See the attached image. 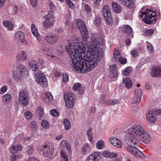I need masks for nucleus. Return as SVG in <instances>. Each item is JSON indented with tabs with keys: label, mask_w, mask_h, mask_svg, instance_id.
<instances>
[{
	"label": "nucleus",
	"mask_w": 161,
	"mask_h": 161,
	"mask_svg": "<svg viewBox=\"0 0 161 161\" xmlns=\"http://www.w3.org/2000/svg\"><path fill=\"white\" fill-rule=\"evenodd\" d=\"M87 52L90 56L86 57L83 55V59L77 63V65L80 64L83 66V72L90 71L97 66L103 55L102 50L92 45L89 46Z\"/></svg>",
	"instance_id": "nucleus-1"
},
{
	"label": "nucleus",
	"mask_w": 161,
	"mask_h": 161,
	"mask_svg": "<svg viewBox=\"0 0 161 161\" xmlns=\"http://www.w3.org/2000/svg\"><path fill=\"white\" fill-rule=\"evenodd\" d=\"M65 48L70 56V63L71 67L77 71L80 70L83 72V66L80 64L77 65V63L82 59L84 54V49L77 42L71 44L69 43L66 46Z\"/></svg>",
	"instance_id": "nucleus-2"
},
{
	"label": "nucleus",
	"mask_w": 161,
	"mask_h": 161,
	"mask_svg": "<svg viewBox=\"0 0 161 161\" xmlns=\"http://www.w3.org/2000/svg\"><path fill=\"white\" fill-rule=\"evenodd\" d=\"M130 133H133L135 136H139L144 143L149 142L151 139V136L141 125H134L129 129Z\"/></svg>",
	"instance_id": "nucleus-3"
},
{
	"label": "nucleus",
	"mask_w": 161,
	"mask_h": 161,
	"mask_svg": "<svg viewBox=\"0 0 161 161\" xmlns=\"http://www.w3.org/2000/svg\"><path fill=\"white\" fill-rule=\"evenodd\" d=\"M64 97L65 103L67 107L69 108L72 107L76 100L75 95L72 92L67 93L64 94Z\"/></svg>",
	"instance_id": "nucleus-4"
},
{
	"label": "nucleus",
	"mask_w": 161,
	"mask_h": 161,
	"mask_svg": "<svg viewBox=\"0 0 161 161\" xmlns=\"http://www.w3.org/2000/svg\"><path fill=\"white\" fill-rule=\"evenodd\" d=\"M146 11H142V14L145 15L144 18L143 19L144 21L147 24H151L155 20V18L153 19H151L153 18H154L156 16V13L155 12H152L150 10L146 9Z\"/></svg>",
	"instance_id": "nucleus-5"
},
{
	"label": "nucleus",
	"mask_w": 161,
	"mask_h": 161,
	"mask_svg": "<svg viewBox=\"0 0 161 161\" xmlns=\"http://www.w3.org/2000/svg\"><path fill=\"white\" fill-rule=\"evenodd\" d=\"M133 133H130L129 129L128 133L125 135V139L128 144L137 145L139 143V141L137 137Z\"/></svg>",
	"instance_id": "nucleus-6"
},
{
	"label": "nucleus",
	"mask_w": 161,
	"mask_h": 161,
	"mask_svg": "<svg viewBox=\"0 0 161 161\" xmlns=\"http://www.w3.org/2000/svg\"><path fill=\"white\" fill-rule=\"evenodd\" d=\"M133 133H130L129 129L128 133L125 135V139L128 144L137 145L139 143V141L137 137Z\"/></svg>",
	"instance_id": "nucleus-7"
},
{
	"label": "nucleus",
	"mask_w": 161,
	"mask_h": 161,
	"mask_svg": "<svg viewBox=\"0 0 161 161\" xmlns=\"http://www.w3.org/2000/svg\"><path fill=\"white\" fill-rule=\"evenodd\" d=\"M102 12L106 22L109 25L112 26L113 25V20L109 7L108 5H105L103 7Z\"/></svg>",
	"instance_id": "nucleus-8"
},
{
	"label": "nucleus",
	"mask_w": 161,
	"mask_h": 161,
	"mask_svg": "<svg viewBox=\"0 0 161 161\" xmlns=\"http://www.w3.org/2000/svg\"><path fill=\"white\" fill-rule=\"evenodd\" d=\"M46 19L45 21L42 23V26L46 29L51 28L53 25L54 22V17L53 14L49 13L44 16Z\"/></svg>",
	"instance_id": "nucleus-9"
},
{
	"label": "nucleus",
	"mask_w": 161,
	"mask_h": 161,
	"mask_svg": "<svg viewBox=\"0 0 161 161\" xmlns=\"http://www.w3.org/2000/svg\"><path fill=\"white\" fill-rule=\"evenodd\" d=\"M35 76L36 79V80L38 84H39L44 87L47 86V79L43 72L41 71L36 73Z\"/></svg>",
	"instance_id": "nucleus-10"
},
{
	"label": "nucleus",
	"mask_w": 161,
	"mask_h": 161,
	"mask_svg": "<svg viewBox=\"0 0 161 161\" xmlns=\"http://www.w3.org/2000/svg\"><path fill=\"white\" fill-rule=\"evenodd\" d=\"M19 101L20 103L24 105L28 104L29 97L28 92L26 91L22 90L19 92Z\"/></svg>",
	"instance_id": "nucleus-11"
},
{
	"label": "nucleus",
	"mask_w": 161,
	"mask_h": 161,
	"mask_svg": "<svg viewBox=\"0 0 161 161\" xmlns=\"http://www.w3.org/2000/svg\"><path fill=\"white\" fill-rule=\"evenodd\" d=\"M76 24L82 36L84 37L87 36L88 31L84 22L82 20L79 19L77 20Z\"/></svg>",
	"instance_id": "nucleus-12"
},
{
	"label": "nucleus",
	"mask_w": 161,
	"mask_h": 161,
	"mask_svg": "<svg viewBox=\"0 0 161 161\" xmlns=\"http://www.w3.org/2000/svg\"><path fill=\"white\" fill-rule=\"evenodd\" d=\"M127 150L136 158H143L144 155L142 153L135 147L129 146L126 147Z\"/></svg>",
	"instance_id": "nucleus-13"
},
{
	"label": "nucleus",
	"mask_w": 161,
	"mask_h": 161,
	"mask_svg": "<svg viewBox=\"0 0 161 161\" xmlns=\"http://www.w3.org/2000/svg\"><path fill=\"white\" fill-rule=\"evenodd\" d=\"M45 40L49 44H53L57 42L58 40V36L53 34H48L45 36Z\"/></svg>",
	"instance_id": "nucleus-14"
},
{
	"label": "nucleus",
	"mask_w": 161,
	"mask_h": 161,
	"mask_svg": "<svg viewBox=\"0 0 161 161\" xmlns=\"http://www.w3.org/2000/svg\"><path fill=\"white\" fill-rule=\"evenodd\" d=\"M150 75L151 77L159 78L161 76V67L158 66H153L151 69Z\"/></svg>",
	"instance_id": "nucleus-15"
},
{
	"label": "nucleus",
	"mask_w": 161,
	"mask_h": 161,
	"mask_svg": "<svg viewBox=\"0 0 161 161\" xmlns=\"http://www.w3.org/2000/svg\"><path fill=\"white\" fill-rule=\"evenodd\" d=\"M91 43L93 44L95 43V44L97 46V44L102 45L103 44L104 42L102 41L101 39L98 38L97 34V33H92V34L91 38Z\"/></svg>",
	"instance_id": "nucleus-16"
},
{
	"label": "nucleus",
	"mask_w": 161,
	"mask_h": 161,
	"mask_svg": "<svg viewBox=\"0 0 161 161\" xmlns=\"http://www.w3.org/2000/svg\"><path fill=\"white\" fill-rule=\"evenodd\" d=\"M101 156L100 153L95 152L89 156L86 161H98L100 159Z\"/></svg>",
	"instance_id": "nucleus-17"
},
{
	"label": "nucleus",
	"mask_w": 161,
	"mask_h": 161,
	"mask_svg": "<svg viewBox=\"0 0 161 161\" xmlns=\"http://www.w3.org/2000/svg\"><path fill=\"white\" fill-rule=\"evenodd\" d=\"M17 72H19L24 77L27 76L28 71L26 67L23 64H20L17 67Z\"/></svg>",
	"instance_id": "nucleus-18"
},
{
	"label": "nucleus",
	"mask_w": 161,
	"mask_h": 161,
	"mask_svg": "<svg viewBox=\"0 0 161 161\" xmlns=\"http://www.w3.org/2000/svg\"><path fill=\"white\" fill-rule=\"evenodd\" d=\"M119 2L126 6L128 8H131L134 7V2L132 0H118Z\"/></svg>",
	"instance_id": "nucleus-19"
},
{
	"label": "nucleus",
	"mask_w": 161,
	"mask_h": 161,
	"mask_svg": "<svg viewBox=\"0 0 161 161\" xmlns=\"http://www.w3.org/2000/svg\"><path fill=\"white\" fill-rule=\"evenodd\" d=\"M109 141L112 144L117 147H120L121 146V144L120 141L115 137H112L109 140Z\"/></svg>",
	"instance_id": "nucleus-20"
},
{
	"label": "nucleus",
	"mask_w": 161,
	"mask_h": 161,
	"mask_svg": "<svg viewBox=\"0 0 161 161\" xmlns=\"http://www.w3.org/2000/svg\"><path fill=\"white\" fill-rule=\"evenodd\" d=\"M147 119L152 123H155L156 120V118L153 113L151 111H149L146 116Z\"/></svg>",
	"instance_id": "nucleus-21"
},
{
	"label": "nucleus",
	"mask_w": 161,
	"mask_h": 161,
	"mask_svg": "<svg viewBox=\"0 0 161 161\" xmlns=\"http://www.w3.org/2000/svg\"><path fill=\"white\" fill-rule=\"evenodd\" d=\"M123 81V83L125 85V87L128 89L130 88L132 86V83L129 78L124 79Z\"/></svg>",
	"instance_id": "nucleus-22"
},
{
	"label": "nucleus",
	"mask_w": 161,
	"mask_h": 161,
	"mask_svg": "<svg viewBox=\"0 0 161 161\" xmlns=\"http://www.w3.org/2000/svg\"><path fill=\"white\" fill-rule=\"evenodd\" d=\"M103 155L104 157L106 158H115L118 155V154L116 153H111L108 151H105L103 153Z\"/></svg>",
	"instance_id": "nucleus-23"
},
{
	"label": "nucleus",
	"mask_w": 161,
	"mask_h": 161,
	"mask_svg": "<svg viewBox=\"0 0 161 161\" xmlns=\"http://www.w3.org/2000/svg\"><path fill=\"white\" fill-rule=\"evenodd\" d=\"M132 31V29L129 25H124L122 28V32L128 34H131Z\"/></svg>",
	"instance_id": "nucleus-24"
},
{
	"label": "nucleus",
	"mask_w": 161,
	"mask_h": 161,
	"mask_svg": "<svg viewBox=\"0 0 161 161\" xmlns=\"http://www.w3.org/2000/svg\"><path fill=\"white\" fill-rule=\"evenodd\" d=\"M26 53L24 51L20 52L17 56V59L20 61H24L26 59Z\"/></svg>",
	"instance_id": "nucleus-25"
},
{
	"label": "nucleus",
	"mask_w": 161,
	"mask_h": 161,
	"mask_svg": "<svg viewBox=\"0 0 161 161\" xmlns=\"http://www.w3.org/2000/svg\"><path fill=\"white\" fill-rule=\"evenodd\" d=\"M112 5L114 11L117 13H119L121 10L120 6L117 3L113 2Z\"/></svg>",
	"instance_id": "nucleus-26"
},
{
	"label": "nucleus",
	"mask_w": 161,
	"mask_h": 161,
	"mask_svg": "<svg viewBox=\"0 0 161 161\" xmlns=\"http://www.w3.org/2000/svg\"><path fill=\"white\" fill-rule=\"evenodd\" d=\"M15 37L16 38L19 40L21 42H23L25 38L24 34L21 31L17 32L15 34Z\"/></svg>",
	"instance_id": "nucleus-27"
},
{
	"label": "nucleus",
	"mask_w": 161,
	"mask_h": 161,
	"mask_svg": "<svg viewBox=\"0 0 161 161\" xmlns=\"http://www.w3.org/2000/svg\"><path fill=\"white\" fill-rule=\"evenodd\" d=\"M22 148L20 145H18L16 146H14L11 148L10 151L14 153H17L18 151H20Z\"/></svg>",
	"instance_id": "nucleus-28"
},
{
	"label": "nucleus",
	"mask_w": 161,
	"mask_h": 161,
	"mask_svg": "<svg viewBox=\"0 0 161 161\" xmlns=\"http://www.w3.org/2000/svg\"><path fill=\"white\" fill-rule=\"evenodd\" d=\"M60 145L63 147H66L69 152L71 151L70 146L66 140H63L61 142Z\"/></svg>",
	"instance_id": "nucleus-29"
},
{
	"label": "nucleus",
	"mask_w": 161,
	"mask_h": 161,
	"mask_svg": "<svg viewBox=\"0 0 161 161\" xmlns=\"http://www.w3.org/2000/svg\"><path fill=\"white\" fill-rule=\"evenodd\" d=\"M44 99L47 102H51L53 99V97L51 93L49 92H47Z\"/></svg>",
	"instance_id": "nucleus-30"
},
{
	"label": "nucleus",
	"mask_w": 161,
	"mask_h": 161,
	"mask_svg": "<svg viewBox=\"0 0 161 161\" xmlns=\"http://www.w3.org/2000/svg\"><path fill=\"white\" fill-rule=\"evenodd\" d=\"M13 77L15 80L18 81L23 79V78L25 77L17 71L16 72L14 73Z\"/></svg>",
	"instance_id": "nucleus-31"
},
{
	"label": "nucleus",
	"mask_w": 161,
	"mask_h": 161,
	"mask_svg": "<svg viewBox=\"0 0 161 161\" xmlns=\"http://www.w3.org/2000/svg\"><path fill=\"white\" fill-rule=\"evenodd\" d=\"M3 25L10 30H12L14 27V25L12 23L9 21H5L3 22Z\"/></svg>",
	"instance_id": "nucleus-32"
},
{
	"label": "nucleus",
	"mask_w": 161,
	"mask_h": 161,
	"mask_svg": "<svg viewBox=\"0 0 161 161\" xmlns=\"http://www.w3.org/2000/svg\"><path fill=\"white\" fill-rule=\"evenodd\" d=\"M31 30L33 34L36 37L38 36L39 34L38 32L37 28L35 26L34 24L31 25Z\"/></svg>",
	"instance_id": "nucleus-33"
},
{
	"label": "nucleus",
	"mask_w": 161,
	"mask_h": 161,
	"mask_svg": "<svg viewBox=\"0 0 161 161\" xmlns=\"http://www.w3.org/2000/svg\"><path fill=\"white\" fill-rule=\"evenodd\" d=\"M64 125L65 129L66 130H69L71 127V125L70 121L67 119H65L64 120Z\"/></svg>",
	"instance_id": "nucleus-34"
},
{
	"label": "nucleus",
	"mask_w": 161,
	"mask_h": 161,
	"mask_svg": "<svg viewBox=\"0 0 161 161\" xmlns=\"http://www.w3.org/2000/svg\"><path fill=\"white\" fill-rule=\"evenodd\" d=\"M30 126L32 131L36 132L37 131V126L35 121H32L30 124Z\"/></svg>",
	"instance_id": "nucleus-35"
},
{
	"label": "nucleus",
	"mask_w": 161,
	"mask_h": 161,
	"mask_svg": "<svg viewBox=\"0 0 161 161\" xmlns=\"http://www.w3.org/2000/svg\"><path fill=\"white\" fill-rule=\"evenodd\" d=\"M27 149V150L26 152V154L28 155H31L33 154L34 150L32 146L28 147Z\"/></svg>",
	"instance_id": "nucleus-36"
},
{
	"label": "nucleus",
	"mask_w": 161,
	"mask_h": 161,
	"mask_svg": "<svg viewBox=\"0 0 161 161\" xmlns=\"http://www.w3.org/2000/svg\"><path fill=\"white\" fill-rule=\"evenodd\" d=\"M118 75V73L117 71H109V76L111 79H113L117 77Z\"/></svg>",
	"instance_id": "nucleus-37"
},
{
	"label": "nucleus",
	"mask_w": 161,
	"mask_h": 161,
	"mask_svg": "<svg viewBox=\"0 0 161 161\" xmlns=\"http://www.w3.org/2000/svg\"><path fill=\"white\" fill-rule=\"evenodd\" d=\"M11 99V96L9 94H6L4 95L3 97V101L4 102H9Z\"/></svg>",
	"instance_id": "nucleus-38"
},
{
	"label": "nucleus",
	"mask_w": 161,
	"mask_h": 161,
	"mask_svg": "<svg viewBox=\"0 0 161 161\" xmlns=\"http://www.w3.org/2000/svg\"><path fill=\"white\" fill-rule=\"evenodd\" d=\"M61 157L64 159H62L61 161H69L66 153L63 150L61 151Z\"/></svg>",
	"instance_id": "nucleus-39"
},
{
	"label": "nucleus",
	"mask_w": 161,
	"mask_h": 161,
	"mask_svg": "<svg viewBox=\"0 0 161 161\" xmlns=\"http://www.w3.org/2000/svg\"><path fill=\"white\" fill-rule=\"evenodd\" d=\"M97 147L99 149H102L104 147V142L102 140L99 141L97 143Z\"/></svg>",
	"instance_id": "nucleus-40"
},
{
	"label": "nucleus",
	"mask_w": 161,
	"mask_h": 161,
	"mask_svg": "<svg viewBox=\"0 0 161 161\" xmlns=\"http://www.w3.org/2000/svg\"><path fill=\"white\" fill-rule=\"evenodd\" d=\"M133 100H132V103L133 104H137L140 103L141 101V97H136Z\"/></svg>",
	"instance_id": "nucleus-41"
},
{
	"label": "nucleus",
	"mask_w": 161,
	"mask_h": 161,
	"mask_svg": "<svg viewBox=\"0 0 161 161\" xmlns=\"http://www.w3.org/2000/svg\"><path fill=\"white\" fill-rule=\"evenodd\" d=\"M36 113L39 116V119H40V117H42L44 113L42 108L41 107L38 108L37 110Z\"/></svg>",
	"instance_id": "nucleus-42"
},
{
	"label": "nucleus",
	"mask_w": 161,
	"mask_h": 161,
	"mask_svg": "<svg viewBox=\"0 0 161 161\" xmlns=\"http://www.w3.org/2000/svg\"><path fill=\"white\" fill-rule=\"evenodd\" d=\"M135 97H141L142 94V90L141 89L136 90L134 92Z\"/></svg>",
	"instance_id": "nucleus-43"
},
{
	"label": "nucleus",
	"mask_w": 161,
	"mask_h": 161,
	"mask_svg": "<svg viewBox=\"0 0 161 161\" xmlns=\"http://www.w3.org/2000/svg\"><path fill=\"white\" fill-rule=\"evenodd\" d=\"M29 66L31 68L32 70L34 71H37L39 68L38 66L36 64H32L31 63L29 64Z\"/></svg>",
	"instance_id": "nucleus-44"
},
{
	"label": "nucleus",
	"mask_w": 161,
	"mask_h": 161,
	"mask_svg": "<svg viewBox=\"0 0 161 161\" xmlns=\"http://www.w3.org/2000/svg\"><path fill=\"white\" fill-rule=\"evenodd\" d=\"M84 38H85L83 40V42H82L83 44V46L84 47V48H86V47H87L88 49V48H89V46H88V42L86 40V37L87 36H86V37H84V36H83Z\"/></svg>",
	"instance_id": "nucleus-45"
},
{
	"label": "nucleus",
	"mask_w": 161,
	"mask_h": 161,
	"mask_svg": "<svg viewBox=\"0 0 161 161\" xmlns=\"http://www.w3.org/2000/svg\"><path fill=\"white\" fill-rule=\"evenodd\" d=\"M154 32V31L153 29L147 30L146 31L144 35L145 36H150L153 34Z\"/></svg>",
	"instance_id": "nucleus-46"
},
{
	"label": "nucleus",
	"mask_w": 161,
	"mask_h": 161,
	"mask_svg": "<svg viewBox=\"0 0 161 161\" xmlns=\"http://www.w3.org/2000/svg\"><path fill=\"white\" fill-rule=\"evenodd\" d=\"M41 124L42 127L44 128H48L49 126L48 121L46 120H42Z\"/></svg>",
	"instance_id": "nucleus-47"
},
{
	"label": "nucleus",
	"mask_w": 161,
	"mask_h": 161,
	"mask_svg": "<svg viewBox=\"0 0 161 161\" xmlns=\"http://www.w3.org/2000/svg\"><path fill=\"white\" fill-rule=\"evenodd\" d=\"M87 135L88 137L89 140L91 142H92V130L91 129L88 130L86 132Z\"/></svg>",
	"instance_id": "nucleus-48"
},
{
	"label": "nucleus",
	"mask_w": 161,
	"mask_h": 161,
	"mask_svg": "<svg viewBox=\"0 0 161 161\" xmlns=\"http://www.w3.org/2000/svg\"><path fill=\"white\" fill-rule=\"evenodd\" d=\"M107 101V103L109 105H114L117 104L119 103L118 100H108Z\"/></svg>",
	"instance_id": "nucleus-49"
},
{
	"label": "nucleus",
	"mask_w": 161,
	"mask_h": 161,
	"mask_svg": "<svg viewBox=\"0 0 161 161\" xmlns=\"http://www.w3.org/2000/svg\"><path fill=\"white\" fill-rule=\"evenodd\" d=\"M115 52L114 53V59L117 60H119L120 55V53L117 51L116 50H114Z\"/></svg>",
	"instance_id": "nucleus-50"
},
{
	"label": "nucleus",
	"mask_w": 161,
	"mask_h": 161,
	"mask_svg": "<svg viewBox=\"0 0 161 161\" xmlns=\"http://www.w3.org/2000/svg\"><path fill=\"white\" fill-rule=\"evenodd\" d=\"M139 52L137 50H133L130 52V54L133 58H136L138 56Z\"/></svg>",
	"instance_id": "nucleus-51"
},
{
	"label": "nucleus",
	"mask_w": 161,
	"mask_h": 161,
	"mask_svg": "<svg viewBox=\"0 0 161 161\" xmlns=\"http://www.w3.org/2000/svg\"><path fill=\"white\" fill-rule=\"evenodd\" d=\"M147 47L149 52L151 53L153 51V46L150 43L148 42L147 43Z\"/></svg>",
	"instance_id": "nucleus-52"
},
{
	"label": "nucleus",
	"mask_w": 161,
	"mask_h": 161,
	"mask_svg": "<svg viewBox=\"0 0 161 161\" xmlns=\"http://www.w3.org/2000/svg\"><path fill=\"white\" fill-rule=\"evenodd\" d=\"M26 118L27 119H30L32 116V113L29 111H26L24 113Z\"/></svg>",
	"instance_id": "nucleus-53"
},
{
	"label": "nucleus",
	"mask_w": 161,
	"mask_h": 161,
	"mask_svg": "<svg viewBox=\"0 0 161 161\" xmlns=\"http://www.w3.org/2000/svg\"><path fill=\"white\" fill-rule=\"evenodd\" d=\"M68 80V75L66 73H63V82L66 83Z\"/></svg>",
	"instance_id": "nucleus-54"
},
{
	"label": "nucleus",
	"mask_w": 161,
	"mask_h": 161,
	"mask_svg": "<svg viewBox=\"0 0 161 161\" xmlns=\"http://www.w3.org/2000/svg\"><path fill=\"white\" fill-rule=\"evenodd\" d=\"M94 22L95 24H96L97 25H100L101 23V20L100 18L98 17H96L94 20Z\"/></svg>",
	"instance_id": "nucleus-55"
},
{
	"label": "nucleus",
	"mask_w": 161,
	"mask_h": 161,
	"mask_svg": "<svg viewBox=\"0 0 161 161\" xmlns=\"http://www.w3.org/2000/svg\"><path fill=\"white\" fill-rule=\"evenodd\" d=\"M81 86V84L79 83H77L74 85L73 89L75 91L78 90Z\"/></svg>",
	"instance_id": "nucleus-56"
},
{
	"label": "nucleus",
	"mask_w": 161,
	"mask_h": 161,
	"mask_svg": "<svg viewBox=\"0 0 161 161\" xmlns=\"http://www.w3.org/2000/svg\"><path fill=\"white\" fill-rule=\"evenodd\" d=\"M83 6L86 12L89 13L91 12V8L89 6L85 3L83 4Z\"/></svg>",
	"instance_id": "nucleus-57"
},
{
	"label": "nucleus",
	"mask_w": 161,
	"mask_h": 161,
	"mask_svg": "<svg viewBox=\"0 0 161 161\" xmlns=\"http://www.w3.org/2000/svg\"><path fill=\"white\" fill-rule=\"evenodd\" d=\"M38 0H30V3L32 7H36L37 5Z\"/></svg>",
	"instance_id": "nucleus-58"
},
{
	"label": "nucleus",
	"mask_w": 161,
	"mask_h": 161,
	"mask_svg": "<svg viewBox=\"0 0 161 161\" xmlns=\"http://www.w3.org/2000/svg\"><path fill=\"white\" fill-rule=\"evenodd\" d=\"M50 114L54 117L58 115V113L55 109H52L50 111Z\"/></svg>",
	"instance_id": "nucleus-59"
},
{
	"label": "nucleus",
	"mask_w": 161,
	"mask_h": 161,
	"mask_svg": "<svg viewBox=\"0 0 161 161\" xmlns=\"http://www.w3.org/2000/svg\"><path fill=\"white\" fill-rule=\"evenodd\" d=\"M110 70L109 71L112 72L113 71H117V69L116 66L115 64L111 65L110 66Z\"/></svg>",
	"instance_id": "nucleus-60"
},
{
	"label": "nucleus",
	"mask_w": 161,
	"mask_h": 161,
	"mask_svg": "<svg viewBox=\"0 0 161 161\" xmlns=\"http://www.w3.org/2000/svg\"><path fill=\"white\" fill-rule=\"evenodd\" d=\"M119 60L120 63L123 64H125L127 62L126 59L121 57L119 58Z\"/></svg>",
	"instance_id": "nucleus-61"
},
{
	"label": "nucleus",
	"mask_w": 161,
	"mask_h": 161,
	"mask_svg": "<svg viewBox=\"0 0 161 161\" xmlns=\"http://www.w3.org/2000/svg\"><path fill=\"white\" fill-rule=\"evenodd\" d=\"M7 90V87L6 86H4L2 88L0 89V93L3 94Z\"/></svg>",
	"instance_id": "nucleus-62"
},
{
	"label": "nucleus",
	"mask_w": 161,
	"mask_h": 161,
	"mask_svg": "<svg viewBox=\"0 0 161 161\" xmlns=\"http://www.w3.org/2000/svg\"><path fill=\"white\" fill-rule=\"evenodd\" d=\"M85 147H83L82 149V152L83 154H86L87 153H89L90 151V150H86V148Z\"/></svg>",
	"instance_id": "nucleus-63"
},
{
	"label": "nucleus",
	"mask_w": 161,
	"mask_h": 161,
	"mask_svg": "<svg viewBox=\"0 0 161 161\" xmlns=\"http://www.w3.org/2000/svg\"><path fill=\"white\" fill-rule=\"evenodd\" d=\"M129 68H126L125 69V70H124V75L127 76L130 73V71L129 70Z\"/></svg>",
	"instance_id": "nucleus-64"
}]
</instances>
